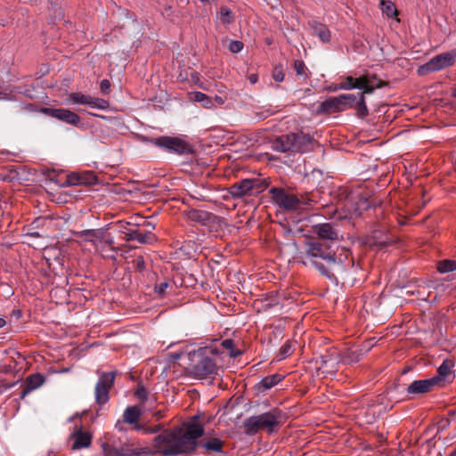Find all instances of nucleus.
<instances>
[{
	"label": "nucleus",
	"mask_w": 456,
	"mask_h": 456,
	"mask_svg": "<svg viewBox=\"0 0 456 456\" xmlns=\"http://www.w3.org/2000/svg\"><path fill=\"white\" fill-rule=\"evenodd\" d=\"M302 262L305 265L314 266L331 281H337L338 276L343 278L354 266L347 252H345L344 256H339L337 258L328 246L310 238L305 240V252Z\"/></svg>",
	"instance_id": "1"
},
{
	"label": "nucleus",
	"mask_w": 456,
	"mask_h": 456,
	"mask_svg": "<svg viewBox=\"0 0 456 456\" xmlns=\"http://www.w3.org/2000/svg\"><path fill=\"white\" fill-rule=\"evenodd\" d=\"M204 434L201 425L189 423L183 428L166 430L154 437L153 447L164 455H176L193 452L197 439Z\"/></svg>",
	"instance_id": "2"
},
{
	"label": "nucleus",
	"mask_w": 456,
	"mask_h": 456,
	"mask_svg": "<svg viewBox=\"0 0 456 456\" xmlns=\"http://www.w3.org/2000/svg\"><path fill=\"white\" fill-rule=\"evenodd\" d=\"M281 418V413L278 409L252 416L244 421L245 433L249 436L255 435L259 430H266L271 433L280 425Z\"/></svg>",
	"instance_id": "3"
},
{
	"label": "nucleus",
	"mask_w": 456,
	"mask_h": 456,
	"mask_svg": "<svg viewBox=\"0 0 456 456\" xmlns=\"http://www.w3.org/2000/svg\"><path fill=\"white\" fill-rule=\"evenodd\" d=\"M191 372L198 379H205L216 370L214 361L207 356L202 350L193 353L191 356Z\"/></svg>",
	"instance_id": "4"
},
{
	"label": "nucleus",
	"mask_w": 456,
	"mask_h": 456,
	"mask_svg": "<svg viewBox=\"0 0 456 456\" xmlns=\"http://www.w3.org/2000/svg\"><path fill=\"white\" fill-rule=\"evenodd\" d=\"M455 62L456 49L434 56L427 63L419 68L418 73L419 75H426L428 73L437 72L453 66Z\"/></svg>",
	"instance_id": "5"
},
{
	"label": "nucleus",
	"mask_w": 456,
	"mask_h": 456,
	"mask_svg": "<svg viewBox=\"0 0 456 456\" xmlns=\"http://www.w3.org/2000/svg\"><path fill=\"white\" fill-rule=\"evenodd\" d=\"M270 194L273 202L284 210L292 211L300 208L301 201L297 197L284 189L273 187L270 190Z\"/></svg>",
	"instance_id": "6"
},
{
	"label": "nucleus",
	"mask_w": 456,
	"mask_h": 456,
	"mask_svg": "<svg viewBox=\"0 0 456 456\" xmlns=\"http://www.w3.org/2000/svg\"><path fill=\"white\" fill-rule=\"evenodd\" d=\"M66 104H81L98 110H107L110 107L108 101L93 97L80 92L69 94L66 98Z\"/></svg>",
	"instance_id": "7"
},
{
	"label": "nucleus",
	"mask_w": 456,
	"mask_h": 456,
	"mask_svg": "<svg viewBox=\"0 0 456 456\" xmlns=\"http://www.w3.org/2000/svg\"><path fill=\"white\" fill-rule=\"evenodd\" d=\"M115 372L102 373L94 389L96 403L100 405L106 403L109 401V392L114 384Z\"/></svg>",
	"instance_id": "8"
},
{
	"label": "nucleus",
	"mask_w": 456,
	"mask_h": 456,
	"mask_svg": "<svg viewBox=\"0 0 456 456\" xmlns=\"http://www.w3.org/2000/svg\"><path fill=\"white\" fill-rule=\"evenodd\" d=\"M154 143L164 148L169 152H175L178 154H187L191 152L190 145L183 140L176 137L161 136L154 141Z\"/></svg>",
	"instance_id": "9"
},
{
	"label": "nucleus",
	"mask_w": 456,
	"mask_h": 456,
	"mask_svg": "<svg viewBox=\"0 0 456 456\" xmlns=\"http://www.w3.org/2000/svg\"><path fill=\"white\" fill-rule=\"evenodd\" d=\"M264 185L256 179H244L235 183L231 188V193L236 198H241L246 195H251L261 191Z\"/></svg>",
	"instance_id": "10"
},
{
	"label": "nucleus",
	"mask_w": 456,
	"mask_h": 456,
	"mask_svg": "<svg viewBox=\"0 0 456 456\" xmlns=\"http://www.w3.org/2000/svg\"><path fill=\"white\" fill-rule=\"evenodd\" d=\"M41 112L73 126H78L81 122L77 113L67 109L43 108Z\"/></svg>",
	"instance_id": "11"
},
{
	"label": "nucleus",
	"mask_w": 456,
	"mask_h": 456,
	"mask_svg": "<svg viewBox=\"0 0 456 456\" xmlns=\"http://www.w3.org/2000/svg\"><path fill=\"white\" fill-rule=\"evenodd\" d=\"M141 415L142 411L137 406H129L124 411L123 419L126 423L134 424V428L136 430H143L147 434L157 433L160 429L159 426H155L154 428H144L142 425H138L137 422Z\"/></svg>",
	"instance_id": "12"
},
{
	"label": "nucleus",
	"mask_w": 456,
	"mask_h": 456,
	"mask_svg": "<svg viewBox=\"0 0 456 456\" xmlns=\"http://www.w3.org/2000/svg\"><path fill=\"white\" fill-rule=\"evenodd\" d=\"M436 386H439L438 378L415 380L407 387V393L413 395L424 394L429 392Z\"/></svg>",
	"instance_id": "13"
},
{
	"label": "nucleus",
	"mask_w": 456,
	"mask_h": 456,
	"mask_svg": "<svg viewBox=\"0 0 456 456\" xmlns=\"http://www.w3.org/2000/svg\"><path fill=\"white\" fill-rule=\"evenodd\" d=\"M343 98L340 95L330 97L324 102H321L317 109L318 113H335L346 110L343 102Z\"/></svg>",
	"instance_id": "14"
},
{
	"label": "nucleus",
	"mask_w": 456,
	"mask_h": 456,
	"mask_svg": "<svg viewBox=\"0 0 456 456\" xmlns=\"http://www.w3.org/2000/svg\"><path fill=\"white\" fill-rule=\"evenodd\" d=\"M296 140L297 137L295 136V133L284 134L277 137L273 142L272 147L273 150L281 152L294 151V143Z\"/></svg>",
	"instance_id": "15"
},
{
	"label": "nucleus",
	"mask_w": 456,
	"mask_h": 456,
	"mask_svg": "<svg viewBox=\"0 0 456 456\" xmlns=\"http://www.w3.org/2000/svg\"><path fill=\"white\" fill-rule=\"evenodd\" d=\"M45 381L41 374H33L28 376L25 380V386L20 392V397L25 398L31 391L38 388Z\"/></svg>",
	"instance_id": "16"
},
{
	"label": "nucleus",
	"mask_w": 456,
	"mask_h": 456,
	"mask_svg": "<svg viewBox=\"0 0 456 456\" xmlns=\"http://www.w3.org/2000/svg\"><path fill=\"white\" fill-rule=\"evenodd\" d=\"M71 437L74 440L71 447L72 450L87 448L92 443V436L88 432H84L81 429L75 431Z\"/></svg>",
	"instance_id": "17"
},
{
	"label": "nucleus",
	"mask_w": 456,
	"mask_h": 456,
	"mask_svg": "<svg viewBox=\"0 0 456 456\" xmlns=\"http://www.w3.org/2000/svg\"><path fill=\"white\" fill-rule=\"evenodd\" d=\"M361 86H358V89H362L363 95L371 94L375 88L381 87L383 83L380 80H378L374 76H362L360 77L359 81Z\"/></svg>",
	"instance_id": "18"
},
{
	"label": "nucleus",
	"mask_w": 456,
	"mask_h": 456,
	"mask_svg": "<svg viewBox=\"0 0 456 456\" xmlns=\"http://www.w3.org/2000/svg\"><path fill=\"white\" fill-rule=\"evenodd\" d=\"M314 231L318 234L319 238L322 240H338V232L330 224H322L316 225L314 226Z\"/></svg>",
	"instance_id": "19"
},
{
	"label": "nucleus",
	"mask_w": 456,
	"mask_h": 456,
	"mask_svg": "<svg viewBox=\"0 0 456 456\" xmlns=\"http://www.w3.org/2000/svg\"><path fill=\"white\" fill-rule=\"evenodd\" d=\"M125 235L127 240H136L139 243H147L153 238L151 232H148L146 234H142L138 230H130L129 232H125Z\"/></svg>",
	"instance_id": "20"
},
{
	"label": "nucleus",
	"mask_w": 456,
	"mask_h": 456,
	"mask_svg": "<svg viewBox=\"0 0 456 456\" xmlns=\"http://www.w3.org/2000/svg\"><path fill=\"white\" fill-rule=\"evenodd\" d=\"M453 367V362L451 360H444L443 363L437 369L438 376L435 378L439 379V384L448 379L452 374V368Z\"/></svg>",
	"instance_id": "21"
},
{
	"label": "nucleus",
	"mask_w": 456,
	"mask_h": 456,
	"mask_svg": "<svg viewBox=\"0 0 456 456\" xmlns=\"http://www.w3.org/2000/svg\"><path fill=\"white\" fill-rule=\"evenodd\" d=\"M190 98L194 102H200L204 108H214V101L212 98L201 92L191 93Z\"/></svg>",
	"instance_id": "22"
},
{
	"label": "nucleus",
	"mask_w": 456,
	"mask_h": 456,
	"mask_svg": "<svg viewBox=\"0 0 456 456\" xmlns=\"http://www.w3.org/2000/svg\"><path fill=\"white\" fill-rule=\"evenodd\" d=\"M359 81H360V77L354 78L351 76H348L345 78L344 81H342L338 85L335 86V89H333V91L351 90V89L358 88V86H361V85L359 84L360 83Z\"/></svg>",
	"instance_id": "23"
},
{
	"label": "nucleus",
	"mask_w": 456,
	"mask_h": 456,
	"mask_svg": "<svg viewBox=\"0 0 456 456\" xmlns=\"http://www.w3.org/2000/svg\"><path fill=\"white\" fill-rule=\"evenodd\" d=\"M297 140L294 143V151H304L307 150V146L311 143V137L303 133L295 134Z\"/></svg>",
	"instance_id": "24"
},
{
	"label": "nucleus",
	"mask_w": 456,
	"mask_h": 456,
	"mask_svg": "<svg viewBox=\"0 0 456 456\" xmlns=\"http://www.w3.org/2000/svg\"><path fill=\"white\" fill-rule=\"evenodd\" d=\"M283 379L280 374H273L268 377L264 378L258 384L259 388H263L264 390H267L272 388L273 386L277 385Z\"/></svg>",
	"instance_id": "25"
},
{
	"label": "nucleus",
	"mask_w": 456,
	"mask_h": 456,
	"mask_svg": "<svg viewBox=\"0 0 456 456\" xmlns=\"http://www.w3.org/2000/svg\"><path fill=\"white\" fill-rule=\"evenodd\" d=\"M82 236L85 240L92 242L96 249L100 248L102 240V233L101 232L86 231Z\"/></svg>",
	"instance_id": "26"
},
{
	"label": "nucleus",
	"mask_w": 456,
	"mask_h": 456,
	"mask_svg": "<svg viewBox=\"0 0 456 456\" xmlns=\"http://www.w3.org/2000/svg\"><path fill=\"white\" fill-rule=\"evenodd\" d=\"M200 446L208 452H220L223 448V442L218 438H211L200 443Z\"/></svg>",
	"instance_id": "27"
},
{
	"label": "nucleus",
	"mask_w": 456,
	"mask_h": 456,
	"mask_svg": "<svg viewBox=\"0 0 456 456\" xmlns=\"http://www.w3.org/2000/svg\"><path fill=\"white\" fill-rule=\"evenodd\" d=\"M437 270L441 273H446L456 270V260L443 259L436 264Z\"/></svg>",
	"instance_id": "28"
},
{
	"label": "nucleus",
	"mask_w": 456,
	"mask_h": 456,
	"mask_svg": "<svg viewBox=\"0 0 456 456\" xmlns=\"http://www.w3.org/2000/svg\"><path fill=\"white\" fill-rule=\"evenodd\" d=\"M314 35H316L322 42L327 43L330 40V30L322 24L313 25Z\"/></svg>",
	"instance_id": "29"
},
{
	"label": "nucleus",
	"mask_w": 456,
	"mask_h": 456,
	"mask_svg": "<svg viewBox=\"0 0 456 456\" xmlns=\"http://www.w3.org/2000/svg\"><path fill=\"white\" fill-rule=\"evenodd\" d=\"M219 20L224 24L228 25L233 22L234 15L232 12L226 6H222L219 11Z\"/></svg>",
	"instance_id": "30"
},
{
	"label": "nucleus",
	"mask_w": 456,
	"mask_h": 456,
	"mask_svg": "<svg viewBox=\"0 0 456 456\" xmlns=\"http://www.w3.org/2000/svg\"><path fill=\"white\" fill-rule=\"evenodd\" d=\"M380 5L383 13H385L387 17H395L397 15L396 8L394 3L390 0H381Z\"/></svg>",
	"instance_id": "31"
},
{
	"label": "nucleus",
	"mask_w": 456,
	"mask_h": 456,
	"mask_svg": "<svg viewBox=\"0 0 456 456\" xmlns=\"http://www.w3.org/2000/svg\"><path fill=\"white\" fill-rule=\"evenodd\" d=\"M221 346L228 351L229 355L232 358H235L241 354V351L238 349H234V343L232 339L227 338L221 342Z\"/></svg>",
	"instance_id": "32"
},
{
	"label": "nucleus",
	"mask_w": 456,
	"mask_h": 456,
	"mask_svg": "<svg viewBox=\"0 0 456 456\" xmlns=\"http://www.w3.org/2000/svg\"><path fill=\"white\" fill-rule=\"evenodd\" d=\"M357 110V115L361 118H363L368 115V108L365 103V97L363 94H360L359 100L355 106L354 107Z\"/></svg>",
	"instance_id": "33"
},
{
	"label": "nucleus",
	"mask_w": 456,
	"mask_h": 456,
	"mask_svg": "<svg viewBox=\"0 0 456 456\" xmlns=\"http://www.w3.org/2000/svg\"><path fill=\"white\" fill-rule=\"evenodd\" d=\"M86 183V180L78 174H70L67 175L63 185L70 186V185H77Z\"/></svg>",
	"instance_id": "34"
},
{
	"label": "nucleus",
	"mask_w": 456,
	"mask_h": 456,
	"mask_svg": "<svg viewBox=\"0 0 456 456\" xmlns=\"http://www.w3.org/2000/svg\"><path fill=\"white\" fill-rule=\"evenodd\" d=\"M208 213L201 210H192L189 213V218L192 221L203 223L208 219Z\"/></svg>",
	"instance_id": "35"
},
{
	"label": "nucleus",
	"mask_w": 456,
	"mask_h": 456,
	"mask_svg": "<svg viewBox=\"0 0 456 456\" xmlns=\"http://www.w3.org/2000/svg\"><path fill=\"white\" fill-rule=\"evenodd\" d=\"M341 98H343V102L346 109L354 108L355 106L354 102L357 100V96L353 94H341Z\"/></svg>",
	"instance_id": "36"
},
{
	"label": "nucleus",
	"mask_w": 456,
	"mask_h": 456,
	"mask_svg": "<svg viewBox=\"0 0 456 456\" xmlns=\"http://www.w3.org/2000/svg\"><path fill=\"white\" fill-rule=\"evenodd\" d=\"M291 353H292L291 343L289 341H287L284 345L281 346V347L280 349V352L278 354L279 360L285 359L286 357L290 355Z\"/></svg>",
	"instance_id": "37"
},
{
	"label": "nucleus",
	"mask_w": 456,
	"mask_h": 456,
	"mask_svg": "<svg viewBox=\"0 0 456 456\" xmlns=\"http://www.w3.org/2000/svg\"><path fill=\"white\" fill-rule=\"evenodd\" d=\"M243 43L238 40H232L229 44V50L233 53H238L243 49Z\"/></svg>",
	"instance_id": "38"
},
{
	"label": "nucleus",
	"mask_w": 456,
	"mask_h": 456,
	"mask_svg": "<svg viewBox=\"0 0 456 456\" xmlns=\"http://www.w3.org/2000/svg\"><path fill=\"white\" fill-rule=\"evenodd\" d=\"M294 69L297 76H305V65L303 61L297 60L294 61Z\"/></svg>",
	"instance_id": "39"
},
{
	"label": "nucleus",
	"mask_w": 456,
	"mask_h": 456,
	"mask_svg": "<svg viewBox=\"0 0 456 456\" xmlns=\"http://www.w3.org/2000/svg\"><path fill=\"white\" fill-rule=\"evenodd\" d=\"M168 287H170V283L168 281H163L155 286V291L158 295L163 296Z\"/></svg>",
	"instance_id": "40"
},
{
	"label": "nucleus",
	"mask_w": 456,
	"mask_h": 456,
	"mask_svg": "<svg viewBox=\"0 0 456 456\" xmlns=\"http://www.w3.org/2000/svg\"><path fill=\"white\" fill-rule=\"evenodd\" d=\"M273 79L277 82H281L284 79L283 69L280 67H275L273 74Z\"/></svg>",
	"instance_id": "41"
},
{
	"label": "nucleus",
	"mask_w": 456,
	"mask_h": 456,
	"mask_svg": "<svg viewBox=\"0 0 456 456\" xmlns=\"http://www.w3.org/2000/svg\"><path fill=\"white\" fill-rule=\"evenodd\" d=\"M135 396L141 400L142 402H143L144 400H146L147 398V391L145 388L143 387H139L136 392H135Z\"/></svg>",
	"instance_id": "42"
},
{
	"label": "nucleus",
	"mask_w": 456,
	"mask_h": 456,
	"mask_svg": "<svg viewBox=\"0 0 456 456\" xmlns=\"http://www.w3.org/2000/svg\"><path fill=\"white\" fill-rule=\"evenodd\" d=\"M110 81L108 79L102 80V82L100 84V88H101L102 93L108 94L109 90H110Z\"/></svg>",
	"instance_id": "43"
},
{
	"label": "nucleus",
	"mask_w": 456,
	"mask_h": 456,
	"mask_svg": "<svg viewBox=\"0 0 456 456\" xmlns=\"http://www.w3.org/2000/svg\"><path fill=\"white\" fill-rule=\"evenodd\" d=\"M212 100L214 101V107L216 105L221 106L225 102V100L223 97L217 95L212 98Z\"/></svg>",
	"instance_id": "44"
},
{
	"label": "nucleus",
	"mask_w": 456,
	"mask_h": 456,
	"mask_svg": "<svg viewBox=\"0 0 456 456\" xmlns=\"http://www.w3.org/2000/svg\"><path fill=\"white\" fill-rule=\"evenodd\" d=\"M137 225H142V226H145V227H150L151 229H154L155 225L153 224H151L150 221L148 220H143L142 224H136Z\"/></svg>",
	"instance_id": "45"
},
{
	"label": "nucleus",
	"mask_w": 456,
	"mask_h": 456,
	"mask_svg": "<svg viewBox=\"0 0 456 456\" xmlns=\"http://www.w3.org/2000/svg\"><path fill=\"white\" fill-rule=\"evenodd\" d=\"M258 77L256 74H251L248 77V80L251 84H256L257 82Z\"/></svg>",
	"instance_id": "46"
},
{
	"label": "nucleus",
	"mask_w": 456,
	"mask_h": 456,
	"mask_svg": "<svg viewBox=\"0 0 456 456\" xmlns=\"http://www.w3.org/2000/svg\"><path fill=\"white\" fill-rule=\"evenodd\" d=\"M102 243H104V244H106V245L110 246V245L112 244V240H110V239H105V240H104V239L102 238Z\"/></svg>",
	"instance_id": "47"
},
{
	"label": "nucleus",
	"mask_w": 456,
	"mask_h": 456,
	"mask_svg": "<svg viewBox=\"0 0 456 456\" xmlns=\"http://www.w3.org/2000/svg\"><path fill=\"white\" fill-rule=\"evenodd\" d=\"M108 456H120L117 451H110L108 453Z\"/></svg>",
	"instance_id": "48"
},
{
	"label": "nucleus",
	"mask_w": 456,
	"mask_h": 456,
	"mask_svg": "<svg viewBox=\"0 0 456 456\" xmlns=\"http://www.w3.org/2000/svg\"><path fill=\"white\" fill-rule=\"evenodd\" d=\"M5 320L3 318H0V328H3L5 325Z\"/></svg>",
	"instance_id": "49"
},
{
	"label": "nucleus",
	"mask_w": 456,
	"mask_h": 456,
	"mask_svg": "<svg viewBox=\"0 0 456 456\" xmlns=\"http://www.w3.org/2000/svg\"><path fill=\"white\" fill-rule=\"evenodd\" d=\"M354 213L357 214V215H360L361 214V209L359 207L355 208L354 210Z\"/></svg>",
	"instance_id": "50"
},
{
	"label": "nucleus",
	"mask_w": 456,
	"mask_h": 456,
	"mask_svg": "<svg viewBox=\"0 0 456 456\" xmlns=\"http://www.w3.org/2000/svg\"><path fill=\"white\" fill-rule=\"evenodd\" d=\"M201 3L203 4H211L213 3L215 0H200Z\"/></svg>",
	"instance_id": "51"
},
{
	"label": "nucleus",
	"mask_w": 456,
	"mask_h": 456,
	"mask_svg": "<svg viewBox=\"0 0 456 456\" xmlns=\"http://www.w3.org/2000/svg\"><path fill=\"white\" fill-rule=\"evenodd\" d=\"M452 456H456V448L453 450V452H452Z\"/></svg>",
	"instance_id": "52"
},
{
	"label": "nucleus",
	"mask_w": 456,
	"mask_h": 456,
	"mask_svg": "<svg viewBox=\"0 0 456 456\" xmlns=\"http://www.w3.org/2000/svg\"><path fill=\"white\" fill-rule=\"evenodd\" d=\"M86 175L90 176L91 178H94V175L92 173H88Z\"/></svg>",
	"instance_id": "53"
},
{
	"label": "nucleus",
	"mask_w": 456,
	"mask_h": 456,
	"mask_svg": "<svg viewBox=\"0 0 456 456\" xmlns=\"http://www.w3.org/2000/svg\"><path fill=\"white\" fill-rule=\"evenodd\" d=\"M453 95L456 97V87L454 88Z\"/></svg>",
	"instance_id": "54"
},
{
	"label": "nucleus",
	"mask_w": 456,
	"mask_h": 456,
	"mask_svg": "<svg viewBox=\"0 0 456 456\" xmlns=\"http://www.w3.org/2000/svg\"><path fill=\"white\" fill-rule=\"evenodd\" d=\"M450 456H452V453L450 454Z\"/></svg>",
	"instance_id": "55"
}]
</instances>
